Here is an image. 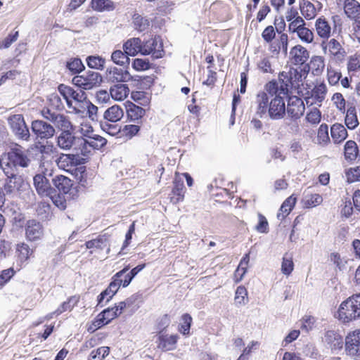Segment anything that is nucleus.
Wrapping results in <instances>:
<instances>
[{"label":"nucleus","instance_id":"1","mask_svg":"<svg viewBox=\"0 0 360 360\" xmlns=\"http://www.w3.org/2000/svg\"><path fill=\"white\" fill-rule=\"evenodd\" d=\"M30 162L27 151L16 145L3 157L2 169L18 172V167H27Z\"/></svg>","mask_w":360,"mask_h":360},{"label":"nucleus","instance_id":"2","mask_svg":"<svg viewBox=\"0 0 360 360\" xmlns=\"http://www.w3.org/2000/svg\"><path fill=\"white\" fill-rule=\"evenodd\" d=\"M338 316L344 323L360 318V293L353 295L341 303L338 309Z\"/></svg>","mask_w":360,"mask_h":360},{"label":"nucleus","instance_id":"3","mask_svg":"<svg viewBox=\"0 0 360 360\" xmlns=\"http://www.w3.org/2000/svg\"><path fill=\"white\" fill-rule=\"evenodd\" d=\"M40 172L37 174L34 178V186L37 193L41 196L53 197L54 188L47 179V176H52V169L51 167L39 168Z\"/></svg>","mask_w":360,"mask_h":360},{"label":"nucleus","instance_id":"4","mask_svg":"<svg viewBox=\"0 0 360 360\" xmlns=\"http://www.w3.org/2000/svg\"><path fill=\"white\" fill-rule=\"evenodd\" d=\"M102 80L103 78L100 73L89 70L82 75L75 76L72 79V82L79 89L91 90L100 86Z\"/></svg>","mask_w":360,"mask_h":360},{"label":"nucleus","instance_id":"5","mask_svg":"<svg viewBox=\"0 0 360 360\" xmlns=\"http://www.w3.org/2000/svg\"><path fill=\"white\" fill-rule=\"evenodd\" d=\"M6 179L4 184V188L6 194H15L25 189L27 184L25 181L18 172L8 169H2Z\"/></svg>","mask_w":360,"mask_h":360},{"label":"nucleus","instance_id":"6","mask_svg":"<svg viewBox=\"0 0 360 360\" xmlns=\"http://www.w3.org/2000/svg\"><path fill=\"white\" fill-rule=\"evenodd\" d=\"M8 122L12 132L18 139L26 141L30 140V133L22 115L16 114L10 116Z\"/></svg>","mask_w":360,"mask_h":360},{"label":"nucleus","instance_id":"7","mask_svg":"<svg viewBox=\"0 0 360 360\" xmlns=\"http://www.w3.org/2000/svg\"><path fill=\"white\" fill-rule=\"evenodd\" d=\"M41 113L44 119L52 122L55 127L62 132L72 129V125L68 116L46 108L42 109Z\"/></svg>","mask_w":360,"mask_h":360},{"label":"nucleus","instance_id":"8","mask_svg":"<svg viewBox=\"0 0 360 360\" xmlns=\"http://www.w3.org/2000/svg\"><path fill=\"white\" fill-rule=\"evenodd\" d=\"M290 72H282L279 74L278 81H271L266 84L265 89L270 94H280L286 96L289 87L292 85Z\"/></svg>","mask_w":360,"mask_h":360},{"label":"nucleus","instance_id":"9","mask_svg":"<svg viewBox=\"0 0 360 360\" xmlns=\"http://www.w3.org/2000/svg\"><path fill=\"white\" fill-rule=\"evenodd\" d=\"M288 31L290 33H296L297 37L307 44H310L314 40L313 32L306 27V23L302 18H297L288 25Z\"/></svg>","mask_w":360,"mask_h":360},{"label":"nucleus","instance_id":"10","mask_svg":"<svg viewBox=\"0 0 360 360\" xmlns=\"http://www.w3.org/2000/svg\"><path fill=\"white\" fill-rule=\"evenodd\" d=\"M283 94H275V96L271 99L267 108L269 116L272 120H280L285 114V105Z\"/></svg>","mask_w":360,"mask_h":360},{"label":"nucleus","instance_id":"11","mask_svg":"<svg viewBox=\"0 0 360 360\" xmlns=\"http://www.w3.org/2000/svg\"><path fill=\"white\" fill-rule=\"evenodd\" d=\"M163 53L162 41L160 37H155L142 43V55H151L153 58L158 59L162 58Z\"/></svg>","mask_w":360,"mask_h":360},{"label":"nucleus","instance_id":"12","mask_svg":"<svg viewBox=\"0 0 360 360\" xmlns=\"http://www.w3.org/2000/svg\"><path fill=\"white\" fill-rule=\"evenodd\" d=\"M322 50L325 54H329L333 56L337 60L342 61L346 54V52L340 43L335 39H331L328 41H323L321 44Z\"/></svg>","mask_w":360,"mask_h":360},{"label":"nucleus","instance_id":"13","mask_svg":"<svg viewBox=\"0 0 360 360\" xmlns=\"http://www.w3.org/2000/svg\"><path fill=\"white\" fill-rule=\"evenodd\" d=\"M305 106L303 101L297 96L289 98L285 111L289 117L292 120L300 119L304 112Z\"/></svg>","mask_w":360,"mask_h":360},{"label":"nucleus","instance_id":"14","mask_svg":"<svg viewBox=\"0 0 360 360\" xmlns=\"http://www.w3.org/2000/svg\"><path fill=\"white\" fill-rule=\"evenodd\" d=\"M105 78L108 82L117 84L130 81L131 76L127 70L110 67L106 70Z\"/></svg>","mask_w":360,"mask_h":360},{"label":"nucleus","instance_id":"15","mask_svg":"<svg viewBox=\"0 0 360 360\" xmlns=\"http://www.w3.org/2000/svg\"><path fill=\"white\" fill-rule=\"evenodd\" d=\"M31 128L37 138L41 139H49L55 134L53 126L43 120H37L32 121Z\"/></svg>","mask_w":360,"mask_h":360},{"label":"nucleus","instance_id":"16","mask_svg":"<svg viewBox=\"0 0 360 360\" xmlns=\"http://www.w3.org/2000/svg\"><path fill=\"white\" fill-rule=\"evenodd\" d=\"M345 351L351 356H360V329L349 332L345 338Z\"/></svg>","mask_w":360,"mask_h":360},{"label":"nucleus","instance_id":"17","mask_svg":"<svg viewBox=\"0 0 360 360\" xmlns=\"http://www.w3.org/2000/svg\"><path fill=\"white\" fill-rule=\"evenodd\" d=\"M25 236L32 242L41 240L44 236L42 224L34 219L28 220L25 225Z\"/></svg>","mask_w":360,"mask_h":360},{"label":"nucleus","instance_id":"18","mask_svg":"<svg viewBox=\"0 0 360 360\" xmlns=\"http://www.w3.org/2000/svg\"><path fill=\"white\" fill-rule=\"evenodd\" d=\"M35 147L41 154L39 159V168L51 167L52 160L49 158L53 153V146L52 144H49L48 142H46V144L39 142L36 144Z\"/></svg>","mask_w":360,"mask_h":360},{"label":"nucleus","instance_id":"19","mask_svg":"<svg viewBox=\"0 0 360 360\" xmlns=\"http://www.w3.org/2000/svg\"><path fill=\"white\" fill-rule=\"evenodd\" d=\"M323 6L320 1H316V5H314L308 0L300 1V9L302 15L307 20L314 19L317 11L322 8Z\"/></svg>","mask_w":360,"mask_h":360},{"label":"nucleus","instance_id":"20","mask_svg":"<svg viewBox=\"0 0 360 360\" xmlns=\"http://www.w3.org/2000/svg\"><path fill=\"white\" fill-rule=\"evenodd\" d=\"M291 63L295 65H302L309 58V52L302 45H296L290 51Z\"/></svg>","mask_w":360,"mask_h":360},{"label":"nucleus","instance_id":"21","mask_svg":"<svg viewBox=\"0 0 360 360\" xmlns=\"http://www.w3.org/2000/svg\"><path fill=\"white\" fill-rule=\"evenodd\" d=\"M184 179L179 174H176L174 180V187L172 191L170 200L174 204L183 201L185 194Z\"/></svg>","mask_w":360,"mask_h":360},{"label":"nucleus","instance_id":"22","mask_svg":"<svg viewBox=\"0 0 360 360\" xmlns=\"http://www.w3.org/2000/svg\"><path fill=\"white\" fill-rule=\"evenodd\" d=\"M179 339V335L159 334L158 338V347L163 351H170L176 348V342Z\"/></svg>","mask_w":360,"mask_h":360},{"label":"nucleus","instance_id":"23","mask_svg":"<svg viewBox=\"0 0 360 360\" xmlns=\"http://www.w3.org/2000/svg\"><path fill=\"white\" fill-rule=\"evenodd\" d=\"M275 96L274 94H270L265 89L259 91L257 94L256 103H257V113L261 116L267 112V108L269 105V99Z\"/></svg>","mask_w":360,"mask_h":360},{"label":"nucleus","instance_id":"24","mask_svg":"<svg viewBox=\"0 0 360 360\" xmlns=\"http://www.w3.org/2000/svg\"><path fill=\"white\" fill-rule=\"evenodd\" d=\"M123 50L128 56H135L139 53L142 52V42L138 37H134L128 39L123 44Z\"/></svg>","mask_w":360,"mask_h":360},{"label":"nucleus","instance_id":"25","mask_svg":"<svg viewBox=\"0 0 360 360\" xmlns=\"http://www.w3.org/2000/svg\"><path fill=\"white\" fill-rule=\"evenodd\" d=\"M288 36L287 34L283 33L277 40L270 44L269 51L274 54H278L280 51H282L286 56L288 53Z\"/></svg>","mask_w":360,"mask_h":360},{"label":"nucleus","instance_id":"26","mask_svg":"<svg viewBox=\"0 0 360 360\" xmlns=\"http://www.w3.org/2000/svg\"><path fill=\"white\" fill-rule=\"evenodd\" d=\"M52 182L58 192L63 194H67L72 186V181L63 175L56 176L53 178Z\"/></svg>","mask_w":360,"mask_h":360},{"label":"nucleus","instance_id":"27","mask_svg":"<svg viewBox=\"0 0 360 360\" xmlns=\"http://www.w3.org/2000/svg\"><path fill=\"white\" fill-rule=\"evenodd\" d=\"M127 117L130 121L140 124L141 123L142 117L146 113V110L137 105L131 103L127 106Z\"/></svg>","mask_w":360,"mask_h":360},{"label":"nucleus","instance_id":"28","mask_svg":"<svg viewBox=\"0 0 360 360\" xmlns=\"http://www.w3.org/2000/svg\"><path fill=\"white\" fill-rule=\"evenodd\" d=\"M325 342L331 349L337 350L342 348L343 340L341 335L333 330H328L325 335Z\"/></svg>","mask_w":360,"mask_h":360},{"label":"nucleus","instance_id":"29","mask_svg":"<svg viewBox=\"0 0 360 360\" xmlns=\"http://www.w3.org/2000/svg\"><path fill=\"white\" fill-rule=\"evenodd\" d=\"M129 94V89L127 84H117L110 89V94L115 101L124 100Z\"/></svg>","mask_w":360,"mask_h":360},{"label":"nucleus","instance_id":"30","mask_svg":"<svg viewBox=\"0 0 360 360\" xmlns=\"http://www.w3.org/2000/svg\"><path fill=\"white\" fill-rule=\"evenodd\" d=\"M317 34L323 39H328L331 34L330 23L324 18H319L315 22Z\"/></svg>","mask_w":360,"mask_h":360},{"label":"nucleus","instance_id":"31","mask_svg":"<svg viewBox=\"0 0 360 360\" xmlns=\"http://www.w3.org/2000/svg\"><path fill=\"white\" fill-rule=\"evenodd\" d=\"M56 164L59 168L65 169L80 163L79 157L72 154H61L56 160Z\"/></svg>","mask_w":360,"mask_h":360},{"label":"nucleus","instance_id":"32","mask_svg":"<svg viewBox=\"0 0 360 360\" xmlns=\"http://www.w3.org/2000/svg\"><path fill=\"white\" fill-rule=\"evenodd\" d=\"M327 94V87L323 82H321L314 86L311 91V96L307 99L311 98L314 103H322Z\"/></svg>","mask_w":360,"mask_h":360},{"label":"nucleus","instance_id":"33","mask_svg":"<svg viewBox=\"0 0 360 360\" xmlns=\"http://www.w3.org/2000/svg\"><path fill=\"white\" fill-rule=\"evenodd\" d=\"M344 10L347 17L356 20L360 15V4L356 0H345Z\"/></svg>","mask_w":360,"mask_h":360},{"label":"nucleus","instance_id":"34","mask_svg":"<svg viewBox=\"0 0 360 360\" xmlns=\"http://www.w3.org/2000/svg\"><path fill=\"white\" fill-rule=\"evenodd\" d=\"M123 115L124 112L122 108L119 105H115L105 111L103 117L106 121L115 123L120 120Z\"/></svg>","mask_w":360,"mask_h":360},{"label":"nucleus","instance_id":"35","mask_svg":"<svg viewBox=\"0 0 360 360\" xmlns=\"http://www.w3.org/2000/svg\"><path fill=\"white\" fill-rule=\"evenodd\" d=\"M330 135L335 143L343 141L348 136L347 131L345 127L338 123L334 124L330 128Z\"/></svg>","mask_w":360,"mask_h":360},{"label":"nucleus","instance_id":"36","mask_svg":"<svg viewBox=\"0 0 360 360\" xmlns=\"http://www.w3.org/2000/svg\"><path fill=\"white\" fill-rule=\"evenodd\" d=\"M75 136L71 131H63L58 137L57 143L60 148L63 150H69L72 146L75 141Z\"/></svg>","mask_w":360,"mask_h":360},{"label":"nucleus","instance_id":"37","mask_svg":"<svg viewBox=\"0 0 360 360\" xmlns=\"http://www.w3.org/2000/svg\"><path fill=\"white\" fill-rule=\"evenodd\" d=\"M296 202V198L292 195L288 198L282 204L279 212L277 214V217L279 219H285L292 210Z\"/></svg>","mask_w":360,"mask_h":360},{"label":"nucleus","instance_id":"38","mask_svg":"<svg viewBox=\"0 0 360 360\" xmlns=\"http://www.w3.org/2000/svg\"><path fill=\"white\" fill-rule=\"evenodd\" d=\"M129 269V266H127L121 271L116 273L113 277L112 281L108 285L109 291L113 292L115 295L119 290L120 287L122 285V276L127 273Z\"/></svg>","mask_w":360,"mask_h":360},{"label":"nucleus","instance_id":"39","mask_svg":"<svg viewBox=\"0 0 360 360\" xmlns=\"http://www.w3.org/2000/svg\"><path fill=\"white\" fill-rule=\"evenodd\" d=\"M16 252L18 258L21 262L27 261L34 253L33 249H31L29 245L25 243H18L16 247Z\"/></svg>","mask_w":360,"mask_h":360},{"label":"nucleus","instance_id":"40","mask_svg":"<svg viewBox=\"0 0 360 360\" xmlns=\"http://www.w3.org/2000/svg\"><path fill=\"white\" fill-rule=\"evenodd\" d=\"M321 120V111L315 107L309 109L306 114L304 121L313 127L318 125Z\"/></svg>","mask_w":360,"mask_h":360},{"label":"nucleus","instance_id":"41","mask_svg":"<svg viewBox=\"0 0 360 360\" xmlns=\"http://www.w3.org/2000/svg\"><path fill=\"white\" fill-rule=\"evenodd\" d=\"M79 298L77 296H71L68 300L63 302L54 311L56 316L61 314L66 311H71L79 302Z\"/></svg>","mask_w":360,"mask_h":360},{"label":"nucleus","instance_id":"42","mask_svg":"<svg viewBox=\"0 0 360 360\" xmlns=\"http://www.w3.org/2000/svg\"><path fill=\"white\" fill-rule=\"evenodd\" d=\"M106 139L99 135L94 134L89 139H84V145L94 149H100L106 144Z\"/></svg>","mask_w":360,"mask_h":360},{"label":"nucleus","instance_id":"43","mask_svg":"<svg viewBox=\"0 0 360 360\" xmlns=\"http://www.w3.org/2000/svg\"><path fill=\"white\" fill-rule=\"evenodd\" d=\"M92 8L99 12L104 11H113L115 8V3L111 0H92Z\"/></svg>","mask_w":360,"mask_h":360},{"label":"nucleus","instance_id":"44","mask_svg":"<svg viewBox=\"0 0 360 360\" xmlns=\"http://www.w3.org/2000/svg\"><path fill=\"white\" fill-rule=\"evenodd\" d=\"M310 67L314 75H319L325 68L324 58L322 56H316L311 58Z\"/></svg>","mask_w":360,"mask_h":360},{"label":"nucleus","instance_id":"45","mask_svg":"<svg viewBox=\"0 0 360 360\" xmlns=\"http://www.w3.org/2000/svg\"><path fill=\"white\" fill-rule=\"evenodd\" d=\"M111 60L120 66L128 65L130 63V58L127 54L121 50L114 51L111 55Z\"/></svg>","mask_w":360,"mask_h":360},{"label":"nucleus","instance_id":"46","mask_svg":"<svg viewBox=\"0 0 360 360\" xmlns=\"http://www.w3.org/2000/svg\"><path fill=\"white\" fill-rule=\"evenodd\" d=\"M272 56H266L257 62V66L258 70L262 73H273L274 69L272 67Z\"/></svg>","mask_w":360,"mask_h":360},{"label":"nucleus","instance_id":"47","mask_svg":"<svg viewBox=\"0 0 360 360\" xmlns=\"http://www.w3.org/2000/svg\"><path fill=\"white\" fill-rule=\"evenodd\" d=\"M345 124L349 129H354L359 124L356 112L354 108H348L345 117Z\"/></svg>","mask_w":360,"mask_h":360},{"label":"nucleus","instance_id":"48","mask_svg":"<svg viewBox=\"0 0 360 360\" xmlns=\"http://www.w3.org/2000/svg\"><path fill=\"white\" fill-rule=\"evenodd\" d=\"M358 153L356 143L353 141H348L345 146V157L347 160H354Z\"/></svg>","mask_w":360,"mask_h":360},{"label":"nucleus","instance_id":"49","mask_svg":"<svg viewBox=\"0 0 360 360\" xmlns=\"http://www.w3.org/2000/svg\"><path fill=\"white\" fill-rule=\"evenodd\" d=\"M107 238L105 236H99L98 238L86 243V247L88 249L96 248L103 250L107 247Z\"/></svg>","mask_w":360,"mask_h":360},{"label":"nucleus","instance_id":"50","mask_svg":"<svg viewBox=\"0 0 360 360\" xmlns=\"http://www.w3.org/2000/svg\"><path fill=\"white\" fill-rule=\"evenodd\" d=\"M133 23L134 28L139 32L145 31L149 27L148 20L139 14L134 15Z\"/></svg>","mask_w":360,"mask_h":360},{"label":"nucleus","instance_id":"51","mask_svg":"<svg viewBox=\"0 0 360 360\" xmlns=\"http://www.w3.org/2000/svg\"><path fill=\"white\" fill-rule=\"evenodd\" d=\"M294 269V264L292 262V256L288 253L285 254L283 257V262L281 264V271L283 274L289 276Z\"/></svg>","mask_w":360,"mask_h":360},{"label":"nucleus","instance_id":"52","mask_svg":"<svg viewBox=\"0 0 360 360\" xmlns=\"http://www.w3.org/2000/svg\"><path fill=\"white\" fill-rule=\"evenodd\" d=\"M235 301L236 304L245 305L248 301V292L244 286H238L236 290Z\"/></svg>","mask_w":360,"mask_h":360},{"label":"nucleus","instance_id":"53","mask_svg":"<svg viewBox=\"0 0 360 360\" xmlns=\"http://www.w3.org/2000/svg\"><path fill=\"white\" fill-rule=\"evenodd\" d=\"M345 176L349 184L360 181V165L347 169Z\"/></svg>","mask_w":360,"mask_h":360},{"label":"nucleus","instance_id":"54","mask_svg":"<svg viewBox=\"0 0 360 360\" xmlns=\"http://www.w3.org/2000/svg\"><path fill=\"white\" fill-rule=\"evenodd\" d=\"M109 352L108 347H101L91 352L89 360H103L109 354Z\"/></svg>","mask_w":360,"mask_h":360},{"label":"nucleus","instance_id":"55","mask_svg":"<svg viewBox=\"0 0 360 360\" xmlns=\"http://www.w3.org/2000/svg\"><path fill=\"white\" fill-rule=\"evenodd\" d=\"M192 323V317L188 314H184L181 316V323L179 330L184 335H188Z\"/></svg>","mask_w":360,"mask_h":360},{"label":"nucleus","instance_id":"56","mask_svg":"<svg viewBox=\"0 0 360 360\" xmlns=\"http://www.w3.org/2000/svg\"><path fill=\"white\" fill-rule=\"evenodd\" d=\"M67 68L72 73H80L84 69V65L79 58H73L67 63Z\"/></svg>","mask_w":360,"mask_h":360},{"label":"nucleus","instance_id":"57","mask_svg":"<svg viewBox=\"0 0 360 360\" xmlns=\"http://www.w3.org/2000/svg\"><path fill=\"white\" fill-rule=\"evenodd\" d=\"M86 63L89 68L93 69H103L105 60L99 56H90L86 58Z\"/></svg>","mask_w":360,"mask_h":360},{"label":"nucleus","instance_id":"58","mask_svg":"<svg viewBox=\"0 0 360 360\" xmlns=\"http://www.w3.org/2000/svg\"><path fill=\"white\" fill-rule=\"evenodd\" d=\"M323 201L322 196L319 194L314 193L305 196L304 205L307 207H316L320 205Z\"/></svg>","mask_w":360,"mask_h":360},{"label":"nucleus","instance_id":"59","mask_svg":"<svg viewBox=\"0 0 360 360\" xmlns=\"http://www.w3.org/2000/svg\"><path fill=\"white\" fill-rule=\"evenodd\" d=\"M101 129L111 136H115L121 131V127L117 124H110L108 121L101 122Z\"/></svg>","mask_w":360,"mask_h":360},{"label":"nucleus","instance_id":"60","mask_svg":"<svg viewBox=\"0 0 360 360\" xmlns=\"http://www.w3.org/2000/svg\"><path fill=\"white\" fill-rule=\"evenodd\" d=\"M328 80L330 84L335 85L340 81L342 75L340 72L333 69L331 66L327 68Z\"/></svg>","mask_w":360,"mask_h":360},{"label":"nucleus","instance_id":"61","mask_svg":"<svg viewBox=\"0 0 360 360\" xmlns=\"http://www.w3.org/2000/svg\"><path fill=\"white\" fill-rule=\"evenodd\" d=\"M317 139L319 143H326L329 141L328 127L326 124H321L318 129Z\"/></svg>","mask_w":360,"mask_h":360},{"label":"nucleus","instance_id":"62","mask_svg":"<svg viewBox=\"0 0 360 360\" xmlns=\"http://www.w3.org/2000/svg\"><path fill=\"white\" fill-rule=\"evenodd\" d=\"M132 67L136 71H144L148 70L150 68V65L148 60L136 58L133 60Z\"/></svg>","mask_w":360,"mask_h":360},{"label":"nucleus","instance_id":"63","mask_svg":"<svg viewBox=\"0 0 360 360\" xmlns=\"http://www.w3.org/2000/svg\"><path fill=\"white\" fill-rule=\"evenodd\" d=\"M140 130L139 124H127L122 129V134L131 139L138 134Z\"/></svg>","mask_w":360,"mask_h":360},{"label":"nucleus","instance_id":"64","mask_svg":"<svg viewBox=\"0 0 360 360\" xmlns=\"http://www.w3.org/2000/svg\"><path fill=\"white\" fill-rule=\"evenodd\" d=\"M259 222L255 227V229L259 233H267L269 231V224L262 214H258Z\"/></svg>","mask_w":360,"mask_h":360}]
</instances>
